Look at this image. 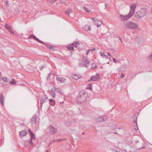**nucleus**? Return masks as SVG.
Segmentation results:
<instances>
[{
  "mask_svg": "<svg viewBox=\"0 0 152 152\" xmlns=\"http://www.w3.org/2000/svg\"><path fill=\"white\" fill-rule=\"evenodd\" d=\"M125 28L126 29H131L136 30L138 29V27L136 23L131 21L126 23Z\"/></svg>",
  "mask_w": 152,
  "mask_h": 152,
  "instance_id": "obj_4",
  "label": "nucleus"
},
{
  "mask_svg": "<svg viewBox=\"0 0 152 152\" xmlns=\"http://www.w3.org/2000/svg\"><path fill=\"white\" fill-rule=\"evenodd\" d=\"M100 78L99 77V74H96L95 76H92L90 78V79L88 81H95L98 80L100 79Z\"/></svg>",
  "mask_w": 152,
  "mask_h": 152,
  "instance_id": "obj_11",
  "label": "nucleus"
},
{
  "mask_svg": "<svg viewBox=\"0 0 152 152\" xmlns=\"http://www.w3.org/2000/svg\"><path fill=\"white\" fill-rule=\"evenodd\" d=\"M91 69H95L96 67V65L95 63H93L92 64Z\"/></svg>",
  "mask_w": 152,
  "mask_h": 152,
  "instance_id": "obj_31",
  "label": "nucleus"
},
{
  "mask_svg": "<svg viewBox=\"0 0 152 152\" xmlns=\"http://www.w3.org/2000/svg\"><path fill=\"white\" fill-rule=\"evenodd\" d=\"M27 131L26 130H24L22 131L21 132H19V135L21 136V137H23L27 134Z\"/></svg>",
  "mask_w": 152,
  "mask_h": 152,
  "instance_id": "obj_14",
  "label": "nucleus"
},
{
  "mask_svg": "<svg viewBox=\"0 0 152 152\" xmlns=\"http://www.w3.org/2000/svg\"><path fill=\"white\" fill-rule=\"evenodd\" d=\"M42 44H44L50 50L54 51L56 50V47L54 45H51L47 43H45L44 42V43H42Z\"/></svg>",
  "mask_w": 152,
  "mask_h": 152,
  "instance_id": "obj_9",
  "label": "nucleus"
},
{
  "mask_svg": "<svg viewBox=\"0 0 152 152\" xmlns=\"http://www.w3.org/2000/svg\"><path fill=\"white\" fill-rule=\"evenodd\" d=\"M85 134V132H83L82 133V134Z\"/></svg>",
  "mask_w": 152,
  "mask_h": 152,
  "instance_id": "obj_58",
  "label": "nucleus"
},
{
  "mask_svg": "<svg viewBox=\"0 0 152 152\" xmlns=\"http://www.w3.org/2000/svg\"><path fill=\"white\" fill-rule=\"evenodd\" d=\"M66 1V0H60V1L63 3H64Z\"/></svg>",
  "mask_w": 152,
  "mask_h": 152,
  "instance_id": "obj_45",
  "label": "nucleus"
},
{
  "mask_svg": "<svg viewBox=\"0 0 152 152\" xmlns=\"http://www.w3.org/2000/svg\"><path fill=\"white\" fill-rule=\"evenodd\" d=\"M51 95L53 97V98H54L55 97V91H54L52 89L51 90Z\"/></svg>",
  "mask_w": 152,
  "mask_h": 152,
  "instance_id": "obj_25",
  "label": "nucleus"
},
{
  "mask_svg": "<svg viewBox=\"0 0 152 152\" xmlns=\"http://www.w3.org/2000/svg\"><path fill=\"white\" fill-rule=\"evenodd\" d=\"M72 45H78V46H79L80 45V43L79 42H74L72 44Z\"/></svg>",
  "mask_w": 152,
  "mask_h": 152,
  "instance_id": "obj_37",
  "label": "nucleus"
},
{
  "mask_svg": "<svg viewBox=\"0 0 152 152\" xmlns=\"http://www.w3.org/2000/svg\"><path fill=\"white\" fill-rule=\"evenodd\" d=\"M1 105L2 106H4V101H1Z\"/></svg>",
  "mask_w": 152,
  "mask_h": 152,
  "instance_id": "obj_48",
  "label": "nucleus"
},
{
  "mask_svg": "<svg viewBox=\"0 0 152 152\" xmlns=\"http://www.w3.org/2000/svg\"><path fill=\"white\" fill-rule=\"evenodd\" d=\"M33 139H31V138H30V140L29 141H27V142H28V143L29 144H30L31 145H33V142H32Z\"/></svg>",
  "mask_w": 152,
  "mask_h": 152,
  "instance_id": "obj_29",
  "label": "nucleus"
},
{
  "mask_svg": "<svg viewBox=\"0 0 152 152\" xmlns=\"http://www.w3.org/2000/svg\"><path fill=\"white\" fill-rule=\"evenodd\" d=\"M120 40H121H121H122L121 39V38H120Z\"/></svg>",
  "mask_w": 152,
  "mask_h": 152,
  "instance_id": "obj_60",
  "label": "nucleus"
},
{
  "mask_svg": "<svg viewBox=\"0 0 152 152\" xmlns=\"http://www.w3.org/2000/svg\"><path fill=\"white\" fill-rule=\"evenodd\" d=\"M58 142V139H56V140H53V141H52L50 143H49V145H51V143L52 142Z\"/></svg>",
  "mask_w": 152,
  "mask_h": 152,
  "instance_id": "obj_38",
  "label": "nucleus"
},
{
  "mask_svg": "<svg viewBox=\"0 0 152 152\" xmlns=\"http://www.w3.org/2000/svg\"><path fill=\"white\" fill-rule=\"evenodd\" d=\"M82 60L86 64H88L90 63V61L88 59L87 57H83Z\"/></svg>",
  "mask_w": 152,
  "mask_h": 152,
  "instance_id": "obj_18",
  "label": "nucleus"
},
{
  "mask_svg": "<svg viewBox=\"0 0 152 152\" xmlns=\"http://www.w3.org/2000/svg\"><path fill=\"white\" fill-rule=\"evenodd\" d=\"M49 103H51V102H55V100H53V99H49Z\"/></svg>",
  "mask_w": 152,
  "mask_h": 152,
  "instance_id": "obj_41",
  "label": "nucleus"
},
{
  "mask_svg": "<svg viewBox=\"0 0 152 152\" xmlns=\"http://www.w3.org/2000/svg\"><path fill=\"white\" fill-rule=\"evenodd\" d=\"M96 49L95 48H94V49H90L89 50H89V51H93L94 50H95Z\"/></svg>",
  "mask_w": 152,
  "mask_h": 152,
  "instance_id": "obj_44",
  "label": "nucleus"
},
{
  "mask_svg": "<svg viewBox=\"0 0 152 152\" xmlns=\"http://www.w3.org/2000/svg\"><path fill=\"white\" fill-rule=\"evenodd\" d=\"M46 65L45 64H44L42 66L39 67V69L40 70H41L43 68H45L46 67Z\"/></svg>",
  "mask_w": 152,
  "mask_h": 152,
  "instance_id": "obj_32",
  "label": "nucleus"
},
{
  "mask_svg": "<svg viewBox=\"0 0 152 152\" xmlns=\"http://www.w3.org/2000/svg\"><path fill=\"white\" fill-rule=\"evenodd\" d=\"M51 106H53L55 104V102H51V103H49Z\"/></svg>",
  "mask_w": 152,
  "mask_h": 152,
  "instance_id": "obj_42",
  "label": "nucleus"
},
{
  "mask_svg": "<svg viewBox=\"0 0 152 152\" xmlns=\"http://www.w3.org/2000/svg\"><path fill=\"white\" fill-rule=\"evenodd\" d=\"M108 5V4H107V3H105V7H107V5Z\"/></svg>",
  "mask_w": 152,
  "mask_h": 152,
  "instance_id": "obj_51",
  "label": "nucleus"
},
{
  "mask_svg": "<svg viewBox=\"0 0 152 152\" xmlns=\"http://www.w3.org/2000/svg\"><path fill=\"white\" fill-rule=\"evenodd\" d=\"M26 143H25L24 145H25Z\"/></svg>",
  "mask_w": 152,
  "mask_h": 152,
  "instance_id": "obj_64",
  "label": "nucleus"
},
{
  "mask_svg": "<svg viewBox=\"0 0 152 152\" xmlns=\"http://www.w3.org/2000/svg\"><path fill=\"white\" fill-rule=\"evenodd\" d=\"M66 140V139L65 138H63L62 139H58V142H60L62 140Z\"/></svg>",
  "mask_w": 152,
  "mask_h": 152,
  "instance_id": "obj_40",
  "label": "nucleus"
},
{
  "mask_svg": "<svg viewBox=\"0 0 152 152\" xmlns=\"http://www.w3.org/2000/svg\"><path fill=\"white\" fill-rule=\"evenodd\" d=\"M84 29L86 31H88L90 30L91 28L89 26L86 25H85L84 27Z\"/></svg>",
  "mask_w": 152,
  "mask_h": 152,
  "instance_id": "obj_21",
  "label": "nucleus"
},
{
  "mask_svg": "<svg viewBox=\"0 0 152 152\" xmlns=\"http://www.w3.org/2000/svg\"><path fill=\"white\" fill-rule=\"evenodd\" d=\"M4 4L7 7H8L9 6V4L8 3V2L7 0H5L4 1Z\"/></svg>",
  "mask_w": 152,
  "mask_h": 152,
  "instance_id": "obj_28",
  "label": "nucleus"
},
{
  "mask_svg": "<svg viewBox=\"0 0 152 152\" xmlns=\"http://www.w3.org/2000/svg\"><path fill=\"white\" fill-rule=\"evenodd\" d=\"M28 39H33L39 42L40 43H44V42L43 41L40 40L38 38H37L34 35H31L30 36H29L28 37Z\"/></svg>",
  "mask_w": 152,
  "mask_h": 152,
  "instance_id": "obj_12",
  "label": "nucleus"
},
{
  "mask_svg": "<svg viewBox=\"0 0 152 152\" xmlns=\"http://www.w3.org/2000/svg\"><path fill=\"white\" fill-rule=\"evenodd\" d=\"M48 129L50 134H54L57 132V129L51 125L49 126Z\"/></svg>",
  "mask_w": 152,
  "mask_h": 152,
  "instance_id": "obj_6",
  "label": "nucleus"
},
{
  "mask_svg": "<svg viewBox=\"0 0 152 152\" xmlns=\"http://www.w3.org/2000/svg\"><path fill=\"white\" fill-rule=\"evenodd\" d=\"M4 99V97L2 96V94H0V102L3 101V99Z\"/></svg>",
  "mask_w": 152,
  "mask_h": 152,
  "instance_id": "obj_34",
  "label": "nucleus"
},
{
  "mask_svg": "<svg viewBox=\"0 0 152 152\" xmlns=\"http://www.w3.org/2000/svg\"><path fill=\"white\" fill-rule=\"evenodd\" d=\"M107 63L108 64H109V62H107Z\"/></svg>",
  "mask_w": 152,
  "mask_h": 152,
  "instance_id": "obj_62",
  "label": "nucleus"
},
{
  "mask_svg": "<svg viewBox=\"0 0 152 152\" xmlns=\"http://www.w3.org/2000/svg\"><path fill=\"white\" fill-rule=\"evenodd\" d=\"M51 74V72L48 74V75L47 77V81H48L50 79Z\"/></svg>",
  "mask_w": 152,
  "mask_h": 152,
  "instance_id": "obj_27",
  "label": "nucleus"
},
{
  "mask_svg": "<svg viewBox=\"0 0 152 152\" xmlns=\"http://www.w3.org/2000/svg\"><path fill=\"white\" fill-rule=\"evenodd\" d=\"M89 52H90V51H89V50H88V51H87V53H86V54L87 55H88V53H89Z\"/></svg>",
  "mask_w": 152,
  "mask_h": 152,
  "instance_id": "obj_52",
  "label": "nucleus"
},
{
  "mask_svg": "<svg viewBox=\"0 0 152 152\" xmlns=\"http://www.w3.org/2000/svg\"><path fill=\"white\" fill-rule=\"evenodd\" d=\"M54 89L55 92L58 93L60 94H62L64 93L59 88H57L56 87H54Z\"/></svg>",
  "mask_w": 152,
  "mask_h": 152,
  "instance_id": "obj_16",
  "label": "nucleus"
},
{
  "mask_svg": "<svg viewBox=\"0 0 152 152\" xmlns=\"http://www.w3.org/2000/svg\"><path fill=\"white\" fill-rule=\"evenodd\" d=\"M113 61H114L115 63H116L117 62V61L116 60V59L114 58H113Z\"/></svg>",
  "mask_w": 152,
  "mask_h": 152,
  "instance_id": "obj_46",
  "label": "nucleus"
},
{
  "mask_svg": "<svg viewBox=\"0 0 152 152\" xmlns=\"http://www.w3.org/2000/svg\"><path fill=\"white\" fill-rule=\"evenodd\" d=\"M73 12V10L71 8H68V9H67V15H69V13H70L72 12Z\"/></svg>",
  "mask_w": 152,
  "mask_h": 152,
  "instance_id": "obj_23",
  "label": "nucleus"
},
{
  "mask_svg": "<svg viewBox=\"0 0 152 152\" xmlns=\"http://www.w3.org/2000/svg\"><path fill=\"white\" fill-rule=\"evenodd\" d=\"M87 97L88 94L86 92L80 91L77 97V102L79 104L83 103L86 101Z\"/></svg>",
  "mask_w": 152,
  "mask_h": 152,
  "instance_id": "obj_2",
  "label": "nucleus"
},
{
  "mask_svg": "<svg viewBox=\"0 0 152 152\" xmlns=\"http://www.w3.org/2000/svg\"><path fill=\"white\" fill-rule=\"evenodd\" d=\"M37 117H34L31 119V122L32 124H34L36 123Z\"/></svg>",
  "mask_w": 152,
  "mask_h": 152,
  "instance_id": "obj_20",
  "label": "nucleus"
},
{
  "mask_svg": "<svg viewBox=\"0 0 152 152\" xmlns=\"http://www.w3.org/2000/svg\"><path fill=\"white\" fill-rule=\"evenodd\" d=\"M85 64L84 63H80L79 64V66L80 67H85Z\"/></svg>",
  "mask_w": 152,
  "mask_h": 152,
  "instance_id": "obj_36",
  "label": "nucleus"
},
{
  "mask_svg": "<svg viewBox=\"0 0 152 152\" xmlns=\"http://www.w3.org/2000/svg\"><path fill=\"white\" fill-rule=\"evenodd\" d=\"M107 55L109 56H111V54H110V53H107Z\"/></svg>",
  "mask_w": 152,
  "mask_h": 152,
  "instance_id": "obj_53",
  "label": "nucleus"
},
{
  "mask_svg": "<svg viewBox=\"0 0 152 152\" xmlns=\"http://www.w3.org/2000/svg\"><path fill=\"white\" fill-rule=\"evenodd\" d=\"M56 80L57 81H59L61 82V83H64L66 79L63 77H57L56 78Z\"/></svg>",
  "mask_w": 152,
  "mask_h": 152,
  "instance_id": "obj_17",
  "label": "nucleus"
},
{
  "mask_svg": "<svg viewBox=\"0 0 152 152\" xmlns=\"http://www.w3.org/2000/svg\"><path fill=\"white\" fill-rule=\"evenodd\" d=\"M91 19L94 21V24L97 26V27H99L102 24V22L97 20L96 18H92Z\"/></svg>",
  "mask_w": 152,
  "mask_h": 152,
  "instance_id": "obj_8",
  "label": "nucleus"
},
{
  "mask_svg": "<svg viewBox=\"0 0 152 152\" xmlns=\"http://www.w3.org/2000/svg\"><path fill=\"white\" fill-rule=\"evenodd\" d=\"M101 56H103V58H108V57L107 55H105L104 53H102V52H101Z\"/></svg>",
  "mask_w": 152,
  "mask_h": 152,
  "instance_id": "obj_30",
  "label": "nucleus"
},
{
  "mask_svg": "<svg viewBox=\"0 0 152 152\" xmlns=\"http://www.w3.org/2000/svg\"><path fill=\"white\" fill-rule=\"evenodd\" d=\"M83 8L85 11L87 12H91V10L88 9V8L84 6L83 7Z\"/></svg>",
  "mask_w": 152,
  "mask_h": 152,
  "instance_id": "obj_24",
  "label": "nucleus"
},
{
  "mask_svg": "<svg viewBox=\"0 0 152 152\" xmlns=\"http://www.w3.org/2000/svg\"><path fill=\"white\" fill-rule=\"evenodd\" d=\"M92 85L90 83L87 86V88L90 90H91L92 89Z\"/></svg>",
  "mask_w": 152,
  "mask_h": 152,
  "instance_id": "obj_26",
  "label": "nucleus"
},
{
  "mask_svg": "<svg viewBox=\"0 0 152 152\" xmlns=\"http://www.w3.org/2000/svg\"><path fill=\"white\" fill-rule=\"evenodd\" d=\"M28 132L29 133V134L30 136L31 139H34L35 140L36 139V138L35 137V135L34 134L33 132L32 131H31L30 129H28Z\"/></svg>",
  "mask_w": 152,
  "mask_h": 152,
  "instance_id": "obj_13",
  "label": "nucleus"
},
{
  "mask_svg": "<svg viewBox=\"0 0 152 152\" xmlns=\"http://www.w3.org/2000/svg\"><path fill=\"white\" fill-rule=\"evenodd\" d=\"M143 148H144V147H141V148H139V149H142Z\"/></svg>",
  "mask_w": 152,
  "mask_h": 152,
  "instance_id": "obj_55",
  "label": "nucleus"
},
{
  "mask_svg": "<svg viewBox=\"0 0 152 152\" xmlns=\"http://www.w3.org/2000/svg\"><path fill=\"white\" fill-rule=\"evenodd\" d=\"M69 46L67 47V50H74V48L73 46V45H72V44L71 45H69Z\"/></svg>",
  "mask_w": 152,
  "mask_h": 152,
  "instance_id": "obj_22",
  "label": "nucleus"
},
{
  "mask_svg": "<svg viewBox=\"0 0 152 152\" xmlns=\"http://www.w3.org/2000/svg\"><path fill=\"white\" fill-rule=\"evenodd\" d=\"M151 13L152 14V8H151Z\"/></svg>",
  "mask_w": 152,
  "mask_h": 152,
  "instance_id": "obj_57",
  "label": "nucleus"
},
{
  "mask_svg": "<svg viewBox=\"0 0 152 152\" xmlns=\"http://www.w3.org/2000/svg\"><path fill=\"white\" fill-rule=\"evenodd\" d=\"M125 77V76L122 73V74H121V76H120V77L121 78H124V77Z\"/></svg>",
  "mask_w": 152,
  "mask_h": 152,
  "instance_id": "obj_43",
  "label": "nucleus"
},
{
  "mask_svg": "<svg viewBox=\"0 0 152 152\" xmlns=\"http://www.w3.org/2000/svg\"><path fill=\"white\" fill-rule=\"evenodd\" d=\"M112 150H113V152H120V151H117L115 150L114 149H112Z\"/></svg>",
  "mask_w": 152,
  "mask_h": 152,
  "instance_id": "obj_47",
  "label": "nucleus"
},
{
  "mask_svg": "<svg viewBox=\"0 0 152 152\" xmlns=\"http://www.w3.org/2000/svg\"><path fill=\"white\" fill-rule=\"evenodd\" d=\"M147 12V10L145 8H141L139 10L134 12V15L136 18L140 19L146 15Z\"/></svg>",
  "mask_w": 152,
  "mask_h": 152,
  "instance_id": "obj_3",
  "label": "nucleus"
},
{
  "mask_svg": "<svg viewBox=\"0 0 152 152\" xmlns=\"http://www.w3.org/2000/svg\"><path fill=\"white\" fill-rule=\"evenodd\" d=\"M64 102H62V103H64Z\"/></svg>",
  "mask_w": 152,
  "mask_h": 152,
  "instance_id": "obj_63",
  "label": "nucleus"
},
{
  "mask_svg": "<svg viewBox=\"0 0 152 152\" xmlns=\"http://www.w3.org/2000/svg\"><path fill=\"white\" fill-rule=\"evenodd\" d=\"M85 67H86V68H88V66L86 64H85Z\"/></svg>",
  "mask_w": 152,
  "mask_h": 152,
  "instance_id": "obj_54",
  "label": "nucleus"
},
{
  "mask_svg": "<svg viewBox=\"0 0 152 152\" xmlns=\"http://www.w3.org/2000/svg\"><path fill=\"white\" fill-rule=\"evenodd\" d=\"M46 151H47V152H48V150H46Z\"/></svg>",
  "mask_w": 152,
  "mask_h": 152,
  "instance_id": "obj_61",
  "label": "nucleus"
},
{
  "mask_svg": "<svg viewBox=\"0 0 152 152\" xmlns=\"http://www.w3.org/2000/svg\"><path fill=\"white\" fill-rule=\"evenodd\" d=\"M133 122L134 124V125L136 126L134 127L135 130H138V129L137 124V117L134 119Z\"/></svg>",
  "mask_w": 152,
  "mask_h": 152,
  "instance_id": "obj_15",
  "label": "nucleus"
},
{
  "mask_svg": "<svg viewBox=\"0 0 152 152\" xmlns=\"http://www.w3.org/2000/svg\"><path fill=\"white\" fill-rule=\"evenodd\" d=\"M72 77L73 79L76 80H77L81 77L80 76H79V75H77L76 74L72 75Z\"/></svg>",
  "mask_w": 152,
  "mask_h": 152,
  "instance_id": "obj_19",
  "label": "nucleus"
},
{
  "mask_svg": "<svg viewBox=\"0 0 152 152\" xmlns=\"http://www.w3.org/2000/svg\"><path fill=\"white\" fill-rule=\"evenodd\" d=\"M10 83L12 84H15L16 83V82L14 79H13L12 81H10L9 83Z\"/></svg>",
  "mask_w": 152,
  "mask_h": 152,
  "instance_id": "obj_35",
  "label": "nucleus"
},
{
  "mask_svg": "<svg viewBox=\"0 0 152 152\" xmlns=\"http://www.w3.org/2000/svg\"><path fill=\"white\" fill-rule=\"evenodd\" d=\"M64 12L66 13V11H64Z\"/></svg>",
  "mask_w": 152,
  "mask_h": 152,
  "instance_id": "obj_56",
  "label": "nucleus"
},
{
  "mask_svg": "<svg viewBox=\"0 0 152 152\" xmlns=\"http://www.w3.org/2000/svg\"><path fill=\"white\" fill-rule=\"evenodd\" d=\"M136 6L137 4L136 3L132 4L130 7V11L128 15H121L119 18H120L121 20V21L125 20L130 18L134 13Z\"/></svg>",
  "mask_w": 152,
  "mask_h": 152,
  "instance_id": "obj_1",
  "label": "nucleus"
},
{
  "mask_svg": "<svg viewBox=\"0 0 152 152\" xmlns=\"http://www.w3.org/2000/svg\"><path fill=\"white\" fill-rule=\"evenodd\" d=\"M48 98L46 95L42 96L40 100L41 107H42L43 103L47 102Z\"/></svg>",
  "mask_w": 152,
  "mask_h": 152,
  "instance_id": "obj_5",
  "label": "nucleus"
},
{
  "mask_svg": "<svg viewBox=\"0 0 152 152\" xmlns=\"http://www.w3.org/2000/svg\"><path fill=\"white\" fill-rule=\"evenodd\" d=\"M114 134H117V133L116 132H114Z\"/></svg>",
  "mask_w": 152,
  "mask_h": 152,
  "instance_id": "obj_59",
  "label": "nucleus"
},
{
  "mask_svg": "<svg viewBox=\"0 0 152 152\" xmlns=\"http://www.w3.org/2000/svg\"><path fill=\"white\" fill-rule=\"evenodd\" d=\"M4 27L8 31L10 32V33L13 35L14 34L13 29L10 25L7 24H6L4 25Z\"/></svg>",
  "mask_w": 152,
  "mask_h": 152,
  "instance_id": "obj_10",
  "label": "nucleus"
},
{
  "mask_svg": "<svg viewBox=\"0 0 152 152\" xmlns=\"http://www.w3.org/2000/svg\"><path fill=\"white\" fill-rule=\"evenodd\" d=\"M1 73L0 72V81L1 80Z\"/></svg>",
  "mask_w": 152,
  "mask_h": 152,
  "instance_id": "obj_50",
  "label": "nucleus"
},
{
  "mask_svg": "<svg viewBox=\"0 0 152 152\" xmlns=\"http://www.w3.org/2000/svg\"><path fill=\"white\" fill-rule=\"evenodd\" d=\"M108 118V117L106 116H104V117L101 116L96 118V121L98 122H102L105 121Z\"/></svg>",
  "mask_w": 152,
  "mask_h": 152,
  "instance_id": "obj_7",
  "label": "nucleus"
},
{
  "mask_svg": "<svg viewBox=\"0 0 152 152\" xmlns=\"http://www.w3.org/2000/svg\"><path fill=\"white\" fill-rule=\"evenodd\" d=\"M73 45V46L74 47H75L77 48V47H78V45Z\"/></svg>",
  "mask_w": 152,
  "mask_h": 152,
  "instance_id": "obj_49",
  "label": "nucleus"
},
{
  "mask_svg": "<svg viewBox=\"0 0 152 152\" xmlns=\"http://www.w3.org/2000/svg\"><path fill=\"white\" fill-rule=\"evenodd\" d=\"M2 79L5 82H8L7 78V77L1 78V80Z\"/></svg>",
  "mask_w": 152,
  "mask_h": 152,
  "instance_id": "obj_33",
  "label": "nucleus"
},
{
  "mask_svg": "<svg viewBox=\"0 0 152 152\" xmlns=\"http://www.w3.org/2000/svg\"><path fill=\"white\" fill-rule=\"evenodd\" d=\"M148 59L149 60L152 61V54L149 56L148 58Z\"/></svg>",
  "mask_w": 152,
  "mask_h": 152,
  "instance_id": "obj_39",
  "label": "nucleus"
}]
</instances>
